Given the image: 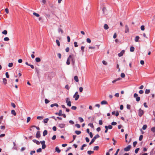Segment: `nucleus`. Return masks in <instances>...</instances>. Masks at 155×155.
Here are the masks:
<instances>
[{
	"label": "nucleus",
	"mask_w": 155,
	"mask_h": 155,
	"mask_svg": "<svg viewBox=\"0 0 155 155\" xmlns=\"http://www.w3.org/2000/svg\"><path fill=\"white\" fill-rule=\"evenodd\" d=\"M65 126V124H58V127L61 128H64Z\"/></svg>",
	"instance_id": "nucleus-6"
},
{
	"label": "nucleus",
	"mask_w": 155,
	"mask_h": 155,
	"mask_svg": "<svg viewBox=\"0 0 155 155\" xmlns=\"http://www.w3.org/2000/svg\"><path fill=\"white\" fill-rule=\"evenodd\" d=\"M35 60L37 62H39L41 61V59L39 58H35Z\"/></svg>",
	"instance_id": "nucleus-19"
},
{
	"label": "nucleus",
	"mask_w": 155,
	"mask_h": 155,
	"mask_svg": "<svg viewBox=\"0 0 155 155\" xmlns=\"http://www.w3.org/2000/svg\"><path fill=\"white\" fill-rule=\"evenodd\" d=\"M141 30L142 31H144L145 29V27L144 25H142L140 27Z\"/></svg>",
	"instance_id": "nucleus-39"
},
{
	"label": "nucleus",
	"mask_w": 155,
	"mask_h": 155,
	"mask_svg": "<svg viewBox=\"0 0 155 155\" xmlns=\"http://www.w3.org/2000/svg\"><path fill=\"white\" fill-rule=\"evenodd\" d=\"M134 50V47L131 46L130 48V51L131 52H133Z\"/></svg>",
	"instance_id": "nucleus-20"
},
{
	"label": "nucleus",
	"mask_w": 155,
	"mask_h": 155,
	"mask_svg": "<svg viewBox=\"0 0 155 155\" xmlns=\"http://www.w3.org/2000/svg\"><path fill=\"white\" fill-rule=\"evenodd\" d=\"M101 104L102 105L107 104V101H103L101 102Z\"/></svg>",
	"instance_id": "nucleus-23"
},
{
	"label": "nucleus",
	"mask_w": 155,
	"mask_h": 155,
	"mask_svg": "<svg viewBox=\"0 0 155 155\" xmlns=\"http://www.w3.org/2000/svg\"><path fill=\"white\" fill-rule=\"evenodd\" d=\"M75 132L77 135H79L81 133V132L79 130H76L75 131Z\"/></svg>",
	"instance_id": "nucleus-21"
},
{
	"label": "nucleus",
	"mask_w": 155,
	"mask_h": 155,
	"mask_svg": "<svg viewBox=\"0 0 155 155\" xmlns=\"http://www.w3.org/2000/svg\"><path fill=\"white\" fill-rule=\"evenodd\" d=\"M31 120V117H28L27 118V122L28 123Z\"/></svg>",
	"instance_id": "nucleus-53"
},
{
	"label": "nucleus",
	"mask_w": 155,
	"mask_h": 155,
	"mask_svg": "<svg viewBox=\"0 0 155 155\" xmlns=\"http://www.w3.org/2000/svg\"><path fill=\"white\" fill-rule=\"evenodd\" d=\"M42 151L41 149V148H39L37 150V152L38 153L41 152Z\"/></svg>",
	"instance_id": "nucleus-45"
},
{
	"label": "nucleus",
	"mask_w": 155,
	"mask_h": 155,
	"mask_svg": "<svg viewBox=\"0 0 155 155\" xmlns=\"http://www.w3.org/2000/svg\"><path fill=\"white\" fill-rule=\"evenodd\" d=\"M130 107H131V106L129 104H127V108L128 109H130Z\"/></svg>",
	"instance_id": "nucleus-46"
},
{
	"label": "nucleus",
	"mask_w": 155,
	"mask_h": 155,
	"mask_svg": "<svg viewBox=\"0 0 155 155\" xmlns=\"http://www.w3.org/2000/svg\"><path fill=\"white\" fill-rule=\"evenodd\" d=\"M2 33L4 35H7V30H5L3 31Z\"/></svg>",
	"instance_id": "nucleus-34"
},
{
	"label": "nucleus",
	"mask_w": 155,
	"mask_h": 155,
	"mask_svg": "<svg viewBox=\"0 0 155 155\" xmlns=\"http://www.w3.org/2000/svg\"><path fill=\"white\" fill-rule=\"evenodd\" d=\"M136 101H139L140 100V98L139 97H137L136 98Z\"/></svg>",
	"instance_id": "nucleus-38"
},
{
	"label": "nucleus",
	"mask_w": 155,
	"mask_h": 155,
	"mask_svg": "<svg viewBox=\"0 0 155 155\" xmlns=\"http://www.w3.org/2000/svg\"><path fill=\"white\" fill-rule=\"evenodd\" d=\"M67 105L68 106L70 107L71 106V102L70 100H69V101L67 103Z\"/></svg>",
	"instance_id": "nucleus-32"
},
{
	"label": "nucleus",
	"mask_w": 155,
	"mask_h": 155,
	"mask_svg": "<svg viewBox=\"0 0 155 155\" xmlns=\"http://www.w3.org/2000/svg\"><path fill=\"white\" fill-rule=\"evenodd\" d=\"M6 77L7 78H9V75L8 74V72H6L5 73Z\"/></svg>",
	"instance_id": "nucleus-59"
},
{
	"label": "nucleus",
	"mask_w": 155,
	"mask_h": 155,
	"mask_svg": "<svg viewBox=\"0 0 155 155\" xmlns=\"http://www.w3.org/2000/svg\"><path fill=\"white\" fill-rule=\"evenodd\" d=\"M56 136L55 135H54L52 137L51 139L52 140H54L56 138Z\"/></svg>",
	"instance_id": "nucleus-64"
},
{
	"label": "nucleus",
	"mask_w": 155,
	"mask_h": 155,
	"mask_svg": "<svg viewBox=\"0 0 155 155\" xmlns=\"http://www.w3.org/2000/svg\"><path fill=\"white\" fill-rule=\"evenodd\" d=\"M87 41L88 43H90L91 42V40L89 38H87L86 40Z\"/></svg>",
	"instance_id": "nucleus-50"
},
{
	"label": "nucleus",
	"mask_w": 155,
	"mask_h": 155,
	"mask_svg": "<svg viewBox=\"0 0 155 155\" xmlns=\"http://www.w3.org/2000/svg\"><path fill=\"white\" fill-rule=\"evenodd\" d=\"M151 130L153 132H155V127H152L151 128Z\"/></svg>",
	"instance_id": "nucleus-49"
},
{
	"label": "nucleus",
	"mask_w": 155,
	"mask_h": 155,
	"mask_svg": "<svg viewBox=\"0 0 155 155\" xmlns=\"http://www.w3.org/2000/svg\"><path fill=\"white\" fill-rule=\"evenodd\" d=\"M117 124V123L115 122H113L111 123V125H115Z\"/></svg>",
	"instance_id": "nucleus-60"
},
{
	"label": "nucleus",
	"mask_w": 155,
	"mask_h": 155,
	"mask_svg": "<svg viewBox=\"0 0 155 155\" xmlns=\"http://www.w3.org/2000/svg\"><path fill=\"white\" fill-rule=\"evenodd\" d=\"M83 91V88L82 87H80L79 88V91L80 92H82Z\"/></svg>",
	"instance_id": "nucleus-56"
},
{
	"label": "nucleus",
	"mask_w": 155,
	"mask_h": 155,
	"mask_svg": "<svg viewBox=\"0 0 155 155\" xmlns=\"http://www.w3.org/2000/svg\"><path fill=\"white\" fill-rule=\"evenodd\" d=\"M147 127V125L146 124H145L143 125V126L142 127V129L143 130H145L146 129Z\"/></svg>",
	"instance_id": "nucleus-30"
},
{
	"label": "nucleus",
	"mask_w": 155,
	"mask_h": 155,
	"mask_svg": "<svg viewBox=\"0 0 155 155\" xmlns=\"http://www.w3.org/2000/svg\"><path fill=\"white\" fill-rule=\"evenodd\" d=\"M74 47H78V45H77V42H74Z\"/></svg>",
	"instance_id": "nucleus-54"
},
{
	"label": "nucleus",
	"mask_w": 155,
	"mask_h": 155,
	"mask_svg": "<svg viewBox=\"0 0 155 155\" xmlns=\"http://www.w3.org/2000/svg\"><path fill=\"white\" fill-rule=\"evenodd\" d=\"M33 141L38 145H39L40 144V142L36 140H33Z\"/></svg>",
	"instance_id": "nucleus-15"
},
{
	"label": "nucleus",
	"mask_w": 155,
	"mask_h": 155,
	"mask_svg": "<svg viewBox=\"0 0 155 155\" xmlns=\"http://www.w3.org/2000/svg\"><path fill=\"white\" fill-rule=\"evenodd\" d=\"M139 150H140L139 148H138L136 149L135 150V153H138V151Z\"/></svg>",
	"instance_id": "nucleus-41"
},
{
	"label": "nucleus",
	"mask_w": 155,
	"mask_h": 155,
	"mask_svg": "<svg viewBox=\"0 0 155 155\" xmlns=\"http://www.w3.org/2000/svg\"><path fill=\"white\" fill-rule=\"evenodd\" d=\"M48 134V131L46 130H45L43 132V136H45L47 135Z\"/></svg>",
	"instance_id": "nucleus-17"
},
{
	"label": "nucleus",
	"mask_w": 155,
	"mask_h": 155,
	"mask_svg": "<svg viewBox=\"0 0 155 155\" xmlns=\"http://www.w3.org/2000/svg\"><path fill=\"white\" fill-rule=\"evenodd\" d=\"M5 126H2L1 127V129L2 130H4L5 129Z\"/></svg>",
	"instance_id": "nucleus-61"
},
{
	"label": "nucleus",
	"mask_w": 155,
	"mask_h": 155,
	"mask_svg": "<svg viewBox=\"0 0 155 155\" xmlns=\"http://www.w3.org/2000/svg\"><path fill=\"white\" fill-rule=\"evenodd\" d=\"M84 47L83 46H82L81 47V49L82 52H83L84 51Z\"/></svg>",
	"instance_id": "nucleus-52"
},
{
	"label": "nucleus",
	"mask_w": 155,
	"mask_h": 155,
	"mask_svg": "<svg viewBox=\"0 0 155 155\" xmlns=\"http://www.w3.org/2000/svg\"><path fill=\"white\" fill-rule=\"evenodd\" d=\"M137 143V141H134L133 143V145L134 147H135Z\"/></svg>",
	"instance_id": "nucleus-48"
},
{
	"label": "nucleus",
	"mask_w": 155,
	"mask_h": 155,
	"mask_svg": "<svg viewBox=\"0 0 155 155\" xmlns=\"http://www.w3.org/2000/svg\"><path fill=\"white\" fill-rule=\"evenodd\" d=\"M120 76L122 78H124L125 77V74L124 73H122L121 74Z\"/></svg>",
	"instance_id": "nucleus-37"
},
{
	"label": "nucleus",
	"mask_w": 155,
	"mask_h": 155,
	"mask_svg": "<svg viewBox=\"0 0 155 155\" xmlns=\"http://www.w3.org/2000/svg\"><path fill=\"white\" fill-rule=\"evenodd\" d=\"M78 119H79V121L81 122V123L84 121V120L81 117H79Z\"/></svg>",
	"instance_id": "nucleus-26"
},
{
	"label": "nucleus",
	"mask_w": 155,
	"mask_h": 155,
	"mask_svg": "<svg viewBox=\"0 0 155 155\" xmlns=\"http://www.w3.org/2000/svg\"><path fill=\"white\" fill-rule=\"evenodd\" d=\"M13 65L12 63H9L8 64V66L9 67H12Z\"/></svg>",
	"instance_id": "nucleus-47"
},
{
	"label": "nucleus",
	"mask_w": 155,
	"mask_h": 155,
	"mask_svg": "<svg viewBox=\"0 0 155 155\" xmlns=\"http://www.w3.org/2000/svg\"><path fill=\"white\" fill-rule=\"evenodd\" d=\"M3 83L5 85L7 83V80L5 78H4L3 79Z\"/></svg>",
	"instance_id": "nucleus-9"
},
{
	"label": "nucleus",
	"mask_w": 155,
	"mask_h": 155,
	"mask_svg": "<svg viewBox=\"0 0 155 155\" xmlns=\"http://www.w3.org/2000/svg\"><path fill=\"white\" fill-rule=\"evenodd\" d=\"M125 33L128 32L129 31V28L128 26L126 25H125Z\"/></svg>",
	"instance_id": "nucleus-8"
},
{
	"label": "nucleus",
	"mask_w": 155,
	"mask_h": 155,
	"mask_svg": "<svg viewBox=\"0 0 155 155\" xmlns=\"http://www.w3.org/2000/svg\"><path fill=\"white\" fill-rule=\"evenodd\" d=\"M48 120L49 119L48 118L45 119L44 120V122L45 123H47L48 121Z\"/></svg>",
	"instance_id": "nucleus-35"
},
{
	"label": "nucleus",
	"mask_w": 155,
	"mask_h": 155,
	"mask_svg": "<svg viewBox=\"0 0 155 155\" xmlns=\"http://www.w3.org/2000/svg\"><path fill=\"white\" fill-rule=\"evenodd\" d=\"M100 137V136L99 134H97L93 138V139L95 140Z\"/></svg>",
	"instance_id": "nucleus-13"
},
{
	"label": "nucleus",
	"mask_w": 155,
	"mask_h": 155,
	"mask_svg": "<svg viewBox=\"0 0 155 155\" xmlns=\"http://www.w3.org/2000/svg\"><path fill=\"white\" fill-rule=\"evenodd\" d=\"M69 47H67L65 49L66 51L67 52H69Z\"/></svg>",
	"instance_id": "nucleus-63"
},
{
	"label": "nucleus",
	"mask_w": 155,
	"mask_h": 155,
	"mask_svg": "<svg viewBox=\"0 0 155 155\" xmlns=\"http://www.w3.org/2000/svg\"><path fill=\"white\" fill-rule=\"evenodd\" d=\"M95 140L93 138L89 143L90 145Z\"/></svg>",
	"instance_id": "nucleus-51"
},
{
	"label": "nucleus",
	"mask_w": 155,
	"mask_h": 155,
	"mask_svg": "<svg viewBox=\"0 0 155 155\" xmlns=\"http://www.w3.org/2000/svg\"><path fill=\"white\" fill-rule=\"evenodd\" d=\"M87 146V145L86 144H83L81 147V150H83L84 149V147H86Z\"/></svg>",
	"instance_id": "nucleus-25"
},
{
	"label": "nucleus",
	"mask_w": 155,
	"mask_h": 155,
	"mask_svg": "<svg viewBox=\"0 0 155 155\" xmlns=\"http://www.w3.org/2000/svg\"><path fill=\"white\" fill-rule=\"evenodd\" d=\"M75 126L76 127L78 128H80L81 127V126L80 124H77L75 125Z\"/></svg>",
	"instance_id": "nucleus-55"
},
{
	"label": "nucleus",
	"mask_w": 155,
	"mask_h": 155,
	"mask_svg": "<svg viewBox=\"0 0 155 155\" xmlns=\"http://www.w3.org/2000/svg\"><path fill=\"white\" fill-rule=\"evenodd\" d=\"M125 52V51L124 50H122L120 53L118 54V55L119 57H120L123 55L124 54Z\"/></svg>",
	"instance_id": "nucleus-5"
},
{
	"label": "nucleus",
	"mask_w": 155,
	"mask_h": 155,
	"mask_svg": "<svg viewBox=\"0 0 155 155\" xmlns=\"http://www.w3.org/2000/svg\"><path fill=\"white\" fill-rule=\"evenodd\" d=\"M71 59V60L73 62L74 61L73 60V59L72 58V56L71 55H70L69 56V57H68L67 60V62H66V64H67L68 65H69L70 64V59Z\"/></svg>",
	"instance_id": "nucleus-1"
},
{
	"label": "nucleus",
	"mask_w": 155,
	"mask_h": 155,
	"mask_svg": "<svg viewBox=\"0 0 155 155\" xmlns=\"http://www.w3.org/2000/svg\"><path fill=\"white\" fill-rule=\"evenodd\" d=\"M143 135H140V137H139V140L140 141L142 140L143 139Z\"/></svg>",
	"instance_id": "nucleus-42"
},
{
	"label": "nucleus",
	"mask_w": 155,
	"mask_h": 155,
	"mask_svg": "<svg viewBox=\"0 0 155 155\" xmlns=\"http://www.w3.org/2000/svg\"><path fill=\"white\" fill-rule=\"evenodd\" d=\"M36 137L37 138H39L41 136V134L40 132L39 131H38L36 134Z\"/></svg>",
	"instance_id": "nucleus-7"
},
{
	"label": "nucleus",
	"mask_w": 155,
	"mask_h": 155,
	"mask_svg": "<svg viewBox=\"0 0 155 155\" xmlns=\"http://www.w3.org/2000/svg\"><path fill=\"white\" fill-rule=\"evenodd\" d=\"M74 79L76 82H78L79 81L78 78L77 76H74Z\"/></svg>",
	"instance_id": "nucleus-10"
},
{
	"label": "nucleus",
	"mask_w": 155,
	"mask_h": 155,
	"mask_svg": "<svg viewBox=\"0 0 155 155\" xmlns=\"http://www.w3.org/2000/svg\"><path fill=\"white\" fill-rule=\"evenodd\" d=\"M131 148V146L130 145H128L126 147L124 148V150L126 151H129Z\"/></svg>",
	"instance_id": "nucleus-4"
},
{
	"label": "nucleus",
	"mask_w": 155,
	"mask_h": 155,
	"mask_svg": "<svg viewBox=\"0 0 155 155\" xmlns=\"http://www.w3.org/2000/svg\"><path fill=\"white\" fill-rule=\"evenodd\" d=\"M58 31L59 33L60 32L61 34H62L63 33V30L61 28H58Z\"/></svg>",
	"instance_id": "nucleus-18"
},
{
	"label": "nucleus",
	"mask_w": 155,
	"mask_h": 155,
	"mask_svg": "<svg viewBox=\"0 0 155 155\" xmlns=\"http://www.w3.org/2000/svg\"><path fill=\"white\" fill-rule=\"evenodd\" d=\"M143 114V111L141 109H140L139 110L138 115L140 117H141Z\"/></svg>",
	"instance_id": "nucleus-3"
},
{
	"label": "nucleus",
	"mask_w": 155,
	"mask_h": 155,
	"mask_svg": "<svg viewBox=\"0 0 155 155\" xmlns=\"http://www.w3.org/2000/svg\"><path fill=\"white\" fill-rule=\"evenodd\" d=\"M11 114L14 116H16V113L14 110H11Z\"/></svg>",
	"instance_id": "nucleus-14"
},
{
	"label": "nucleus",
	"mask_w": 155,
	"mask_h": 155,
	"mask_svg": "<svg viewBox=\"0 0 155 155\" xmlns=\"http://www.w3.org/2000/svg\"><path fill=\"white\" fill-rule=\"evenodd\" d=\"M71 108L73 110H76L77 109V107L75 106H72L71 107Z\"/></svg>",
	"instance_id": "nucleus-44"
},
{
	"label": "nucleus",
	"mask_w": 155,
	"mask_h": 155,
	"mask_svg": "<svg viewBox=\"0 0 155 155\" xmlns=\"http://www.w3.org/2000/svg\"><path fill=\"white\" fill-rule=\"evenodd\" d=\"M112 126L111 125H109L107 126V130L108 129H111L112 128Z\"/></svg>",
	"instance_id": "nucleus-33"
},
{
	"label": "nucleus",
	"mask_w": 155,
	"mask_h": 155,
	"mask_svg": "<svg viewBox=\"0 0 155 155\" xmlns=\"http://www.w3.org/2000/svg\"><path fill=\"white\" fill-rule=\"evenodd\" d=\"M49 101L47 99H46L45 100V104H48L49 103Z\"/></svg>",
	"instance_id": "nucleus-58"
},
{
	"label": "nucleus",
	"mask_w": 155,
	"mask_h": 155,
	"mask_svg": "<svg viewBox=\"0 0 155 155\" xmlns=\"http://www.w3.org/2000/svg\"><path fill=\"white\" fill-rule=\"evenodd\" d=\"M94 151H91V150H89V151H88L87 152V153L89 154V155H91V154L93 153H94Z\"/></svg>",
	"instance_id": "nucleus-28"
},
{
	"label": "nucleus",
	"mask_w": 155,
	"mask_h": 155,
	"mask_svg": "<svg viewBox=\"0 0 155 155\" xmlns=\"http://www.w3.org/2000/svg\"><path fill=\"white\" fill-rule=\"evenodd\" d=\"M54 106H56L57 107H58V105L57 103H54V104H52L51 105V107H53Z\"/></svg>",
	"instance_id": "nucleus-11"
},
{
	"label": "nucleus",
	"mask_w": 155,
	"mask_h": 155,
	"mask_svg": "<svg viewBox=\"0 0 155 155\" xmlns=\"http://www.w3.org/2000/svg\"><path fill=\"white\" fill-rule=\"evenodd\" d=\"M140 38V37L138 36H137L135 37V41L136 42H138L139 41V39Z\"/></svg>",
	"instance_id": "nucleus-16"
},
{
	"label": "nucleus",
	"mask_w": 155,
	"mask_h": 155,
	"mask_svg": "<svg viewBox=\"0 0 155 155\" xmlns=\"http://www.w3.org/2000/svg\"><path fill=\"white\" fill-rule=\"evenodd\" d=\"M103 13L104 14V12H105L106 11V8L105 7L103 8L102 9Z\"/></svg>",
	"instance_id": "nucleus-57"
},
{
	"label": "nucleus",
	"mask_w": 155,
	"mask_h": 155,
	"mask_svg": "<svg viewBox=\"0 0 155 155\" xmlns=\"http://www.w3.org/2000/svg\"><path fill=\"white\" fill-rule=\"evenodd\" d=\"M56 42L58 46L59 47L60 46V42H59V41L58 40H56Z\"/></svg>",
	"instance_id": "nucleus-29"
},
{
	"label": "nucleus",
	"mask_w": 155,
	"mask_h": 155,
	"mask_svg": "<svg viewBox=\"0 0 155 155\" xmlns=\"http://www.w3.org/2000/svg\"><path fill=\"white\" fill-rule=\"evenodd\" d=\"M37 118V119L41 120L43 118V117L42 116H38Z\"/></svg>",
	"instance_id": "nucleus-36"
},
{
	"label": "nucleus",
	"mask_w": 155,
	"mask_h": 155,
	"mask_svg": "<svg viewBox=\"0 0 155 155\" xmlns=\"http://www.w3.org/2000/svg\"><path fill=\"white\" fill-rule=\"evenodd\" d=\"M63 114H62V111L61 110H59V112L58 114V115L59 116H62V115Z\"/></svg>",
	"instance_id": "nucleus-22"
},
{
	"label": "nucleus",
	"mask_w": 155,
	"mask_h": 155,
	"mask_svg": "<svg viewBox=\"0 0 155 155\" xmlns=\"http://www.w3.org/2000/svg\"><path fill=\"white\" fill-rule=\"evenodd\" d=\"M150 92V90L149 89H146L145 91V93L146 94H148Z\"/></svg>",
	"instance_id": "nucleus-31"
},
{
	"label": "nucleus",
	"mask_w": 155,
	"mask_h": 155,
	"mask_svg": "<svg viewBox=\"0 0 155 155\" xmlns=\"http://www.w3.org/2000/svg\"><path fill=\"white\" fill-rule=\"evenodd\" d=\"M4 40L5 41H8L9 40V39L8 37H5L4 38Z\"/></svg>",
	"instance_id": "nucleus-40"
},
{
	"label": "nucleus",
	"mask_w": 155,
	"mask_h": 155,
	"mask_svg": "<svg viewBox=\"0 0 155 155\" xmlns=\"http://www.w3.org/2000/svg\"><path fill=\"white\" fill-rule=\"evenodd\" d=\"M78 94V92H76L73 96V97L75 98V101L77 100L79 97V95Z\"/></svg>",
	"instance_id": "nucleus-2"
},
{
	"label": "nucleus",
	"mask_w": 155,
	"mask_h": 155,
	"mask_svg": "<svg viewBox=\"0 0 155 155\" xmlns=\"http://www.w3.org/2000/svg\"><path fill=\"white\" fill-rule=\"evenodd\" d=\"M99 147L98 146H95L94 147V150H97L99 149Z\"/></svg>",
	"instance_id": "nucleus-24"
},
{
	"label": "nucleus",
	"mask_w": 155,
	"mask_h": 155,
	"mask_svg": "<svg viewBox=\"0 0 155 155\" xmlns=\"http://www.w3.org/2000/svg\"><path fill=\"white\" fill-rule=\"evenodd\" d=\"M35 150H32L31 151L30 154L31 155H32L33 153H35Z\"/></svg>",
	"instance_id": "nucleus-62"
},
{
	"label": "nucleus",
	"mask_w": 155,
	"mask_h": 155,
	"mask_svg": "<svg viewBox=\"0 0 155 155\" xmlns=\"http://www.w3.org/2000/svg\"><path fill=\"white\" fill-rule=\"evenodd\" d=\"M33 14L36 17H38L40 15L38 14L36 12H34L33 13Z\"/></svg>",
	"instance_id": "nucleus-27"
},
{
	"label": "nucleus",
	"mask_w": 155,
	"mask_h": 155,
	"mask_svg": "<svg viewBox=\"0 0 155 155\" xmlns=\"http://www.w3.org/2000/svg\"><path fill=\"white\" fill-rule=\"evenodd\" d=\"M55 150L58 153H60L61 152V150L59 149V148L58 147H55Z\"/></svg>",
	"instance_id": "nucleus-12"
},
{
	"label": "nucleus",
	"mask_w": 155,
	"mask_h": 155,
	"mask_svg": "<svg viewBox=\"0 0 155 155\" xmlns=\"http://www.w3.org/2000/svg\"><path fill=\"white\" fill-rule=\"evenodd\" d=\"M11 105L14 108H15L16 107V106H15V104L14 103H11Z\"/></svg>",
	"instance_id": "nucleus-43"
}]
</instances>
